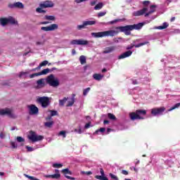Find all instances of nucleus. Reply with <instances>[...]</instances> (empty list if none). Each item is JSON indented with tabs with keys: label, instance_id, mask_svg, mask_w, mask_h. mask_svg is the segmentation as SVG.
<instances>
[{
	"label": "nucleus",
	"instance_id": "obj_1",
	"mask_svg": "<svg viewBox=\"0 0 180 180\" xmlns=\"http://www.w3.org/2000/svg\"><path fill=\"white\" fill-rule=\"evenodd\" d=\"M143 26H144V24L142 22L130 25L120 26L116 27L115 30H110L104 32H92L91 36L96 39H99L101 37H108L109 36L113 37V36L120 32L124 33L126 36H130V34H131V30H140Z\"/></svg>",
	"mask_w": 180,
	"mask_h": 180
},
{
	"label": "nucleus",
	"instance_id": "obj_2",
	"mask_svg": "<svg viewBox=\"0 0 180 180\" xmlns=\"http://www.w3.org/2000/svg\"><path fill=\"white\" fill-rule=\"evenodd\" d=\"M147 115V110H136V112H133L129 113V117L131 120H143L144 117L143 116H146Z\"/></svg>",
	"mask_w": 180,
	"mask_h": 180
},
{
	"label": "nucleus",
	"instance_id": "obj_3",
	"mask_svg": "<svg viewBox=\"0 0 180 180\" xmlns=\"http://www.w3.org/2000/svg\"><path fill=\"white\" fill-rule=\"evenodd\" d=\"M54 6V3H53V1H42L40 4H39V8H36V12H37V13H46V10H43L45 9L46 8H53Z\"/></svg>",
	"mask_w": 180,
	"mask_h": 180
},
{
	"label": "nucleus",
	"instance_id": "obj_4",
	"mask_svg": "<svg viewBox=\"0 0 180 180\" xmlns=\"http://www.w3.org/2000/svg\"><path fill=\"white\" fill-rule=\"evenodd\" d=\"M46 82L50 86L56 88L60 85V80L58 78L54 77V75H50L46 78Z\"/></svg>",
	"mask_w": 180,
	"mask_h": 180
},
{
	"label": "nucleus",
	"instance_id": "obj_5",
	"mask_svg": "<svg viewBox=\"0 0 180 180\" xmlns=\"http://www.w3.org/2000/svg\"><path fill=\"white\" fill-rule=\"evenodd\" d=\"M28 139L32 143H37V141H41L44 140V136L41 135H37V133L34 131H30Z\"/></svg>",
	"mask_w": 180,
	"mask_h": 180
},
{
	"label": "nucleus",
	"instance_id": "obj_6",
	"mask_svg": "<svg viewBox=\"0 0 180 180\" xmlns=\"http://www.w3.org/2000/svg\"><path fill=\"white\" fill-rule=\"evenodd\" d=\"M37 103H39V105H41V108L44 109L49 108L51 103L50 98L47 96L38 97L37 98Z\"/></svg>",
	"mask_w": 180,
	"mask_h": 180
},
{
	"label": "nucleus",
	"instance_id": "obj_7",
	"mask_svg": "<svg viewBox=\"0 0 180 180\" xmlns=\"http://www.w3.org/2000/svg\"><path fill=\"white\" fill-rule=\"evenodd\" d=\"M15 25L16 24V20L13 18V17H9L8 18H0V25L1 26H6V25Z\"/></svg>",
	"mask_w": 180,
	"mask_h": 180
},
{
	"label": "nucleus",
	"instance_id": "obj_8",
	"mask_svg": "<svg viewBox=\"0 0 180 180\" xmlns=\"http://www.w3.org/2000/svg\"><path fill=\"white\" fill-rule=\"evenodd\" d=\"M89 42L87 40L84 39H73L70 41V44L72 46H86Z\"/></svg>",
	"mask_w": 180,
	"mask_h": 180
},
{
	"label": "nucleus",
	"instance_id": "obj_9",
	"mask_svg": "<svg viewBox=\"0 0 180 180\" xmlns=\"http://www.w3.org/2000/svg\"><path fill=\"white\" fill-rule=\"evenodd\" d=\"M164 112H165V107H160L151 109L150 113L153 116H157L158 115H162Z\"/></svg>",
	"mask_w": 180,
	"mask_h": 180
},
{
	"label": "nucleus",
	"instance_id": "obj_10",
	"mask_svg": "<svg viewBox=\"0 0 180 180\" xmlns=\"http://www.w3.org/2000/svg\"><path fill=\"white\" fill-rule=\"evenodd\" d=\"M29 109V114L31 115H39V108L34 104H31L27 106Z\"/></svg>",
	"mask_w": 180,
	"mask_h": 180
},
{
	"label": "nucleus",
	"instance_id": "obj_11",
	"mask_svg": "<svg viewBox=\"0 0 180 180\" xmlns=\"http://www.w3.org/2000/svg\"><path fill=\"white\" fill-rule=\"evenodd\" d=\"M0 115L1 116H8V117H14L12 110L9 108L0 109Z\"/></svg>",
	"mask_w": 180,
	"mask_h": 180
},
{
	"label": "nucleus",
	"instance_id": "obj_12",
	"mask_svg": "<svg viewBox=\"0 0 180 180\" xmlns=\"http://www.w3.org/2000/svg\"><path fill=\"white\" fill-rule=\"evenodd\" d=\"M57 29H58V25L57 24H51L49 26L41 27V30H43L44 32H53L57 30Z\"/></svg>",
	"mask_w": 180,
	"mask_h": 180
},
{
	"label": "nucleus",
	"instance_id": "obj_13",
	"mask_svg": "<svg viewBox=\"0 0 180 180\" xmlns=\"http://www.w3.org/2000/svg\"><path fill=\"white\" fill-rule=\"evenodd\" d=\"M49 72H50V69H44L42 71L30 75V78H34V77H40V75H46V74H49Z\"/></svg>",
	"mask_w": 180,
	"mask_h": 180
},
{
	"label": "nucleus",
	"instance_id": "obj_14",
	"mask_svg": "<svg viewBox=\"0 0 180 180\" xmlns=\"http://www.w3.org/2000/svg\"><path fill=\"white\" fill-rule=\"evenodd\" d=\"M8 8H10V9H22L23 8V4H22L21 2H15L14 4H8Z\"/></svg>",
	"mask_w": 180,
	"mask_h": 180
},
{
	"label": "nucleus",
	"instance_id": "obj_15",
	"mask_svg": "<svg viewBox=\"0 0 180 180\" xmlns=\"http://www.w3.org/2000/svg\"><path fill=\"white\" fill-rule=\"evenodd\" d=\"M100 174H101V176L96 175L94 178H96V179H99V180H109V179L106 177V175L105 174V171L103 170V168L100 169Z\"/></svg>",
	"mask_w": 180,
	"mask_h": 180
},
{
	"label": "nucleus",
	"instance_id": "obj_16",
	"mask_svg": "<svg viewBox=\"0 0 180 180\" xmlns=\"http://www.w3.org/2000/svg\"><path fill=\"white\" fill-rule=\"evenodd\" d=\"M46 79H39L37 81V89H41V88H44L46 86Z\"/></svg>",
	"mask_w": 180,
	"mask_h": 180
},
{
	"label": "nucleus",
	"instance_id": "obj_17",
	"mask_svg": "<svg viewBox=\"0 0 180 180\" xmlns=\"http://www.w3.org/2000/svg\"><path fill=\"white\" fill-rule=\"evenodd\" d=\"M148 43H149L148 41H145V42L138 44L136 45H135L134 44H131V45H129L128 46H127V49L131 50L133 47H135L136 49H139V47H141L142 46H146V44H148Z\"/></svg>",
	"mask_w": 180,
	"mask_h": 180
},
{
	"label": "nucleus",
	"instance_id": "obj_18",
	"mask_svg": "<svg viewBox=\"0 0 180 180\" xmlns=\"http://www.w3.org/2000/svg\"><path fill=\"white\" fill-rule=\"evenodd\" d=\"M63 174H64L65 178H67V179H70V180H75V177H72L70 176H68L67 174H69V175H72V172L71 171H70L69 169H64L62 170Z\"/></svg>",
	"mask_w": 180,
	"mask_h": 180
},
{
	"label": "nucleus",
	"instance_id": "obj_19",
	"mask_svg": "<svg viewBox=\"0 0 180 180\" xmlns=\"http://www.w3.org/2000/svg\"><path fill=\"white\" fill-rule=\"evenodd\" d=\"M147 11H148V9L147 8H143L141 10L135 11L133 15L134 16H142V15H144V13H146V12H147Z\"/></svg>",
	"mask_w": 180,
	"mask_h": 180
},
{
	"label": "nucleus",
	"instance_id": "obj_20",
	"mask_svg": "<svg viewBox=\"0 0 180 180\" xmlns=\"http://www.w3.org/2000/svg\"><path fill=\"white\" fill-rule=\"evenodd\" d=\"M131 54H133V52L131 51H127L124 53H123L122 54H121L118 58L119 60H122L123 58H127V57H130V56H131Z\"/></svg>",
	"mask_w": 180,
	"mask_h": 180
},
{
	"label": "nucleus",
	"instance_id": "obj_21",
	"mask_svg": "<svg viewBox=\"0 0 180 180\" xmlns=\"http://www.w3.org/2000/svg\"><path fill=\"white\" fill-rule=\"evenodd\" d=\"M45 178H52V179H60L61 177V174H49L45 175Z\"/></svg>",
	"mask_w": 180,
	"mask_h": 180
},
{
	"label": "nucleus",
	"instance_id": "obj_22",
	"mask_svg": "<svg viewBox=\"0 0 180 180\" xmlns=\"http://www.w3.org/2000/svg\"><path fill=\"white\" fill-rule=\"evenodd\" d=\"M115 50V46H109L105 49L103 51L104 54H108L109 53H112Z\"/></svg>",
	"mask_w": 180,
	"mask_h": 180
},
{
	"label": "nucleus",
	"instance_id": "obj_23",
	"mask_svg": "<svg viewBox=\"0 0 180 180\" xmlns=\"http://www.w3.org/2000/svg\"><path fill=\"white\" fill-rule=\"evenodd\" d=\"M94 79H96V81H101L102 78H103V75L98 73H95L93 75Z\"/></svg>",
	"mask_w": 180,
	"mask_h": 180
},
{
	"label": "nucleus",
	"instance_id": "obj_24",
	"mask_svg": "<svg viewBox=\"0 0 180 180\" xmlns=\"http://www.w3.org/2000/svg\"><path fill=\"white\" fill-rule=\"evenodd\" d=\"M75 103V94H72L71 101L68 102V104L66 106L68 108H70V106H72V105H74Z\"/></svg>",
	"mask_w": 180,
	"mask_h": 180
},
{
	"label": "nucleus",
	"instance_id": "obj_25",
	"mask_svg": "<svg viewBox=\"0 0 180 180\" xmlns=\"http://www.w3.org/2000/svg\"><path fill=\"white\" fill-rule=\"evenodd\" d=\"M84 25H85L86 27V26H92V25H96V21H95V20L84 21Z\"/></svg>",
	"mask_w": 180,
	"mask_h": 180
},
{
	"label": "nucleus",
	"instance_id": "obj_26",
	"mask_svg": "<svg viewBox=\"0 0 180 180\" xmlns=\"http://www.w3.org/2000/svg\"><path fill=\"white\" fill-rule=\"evenodd\" d=\"M168 26H169V25L167 22H164L162 24V25L158 26L157 27V29H158L159 30H164V29H167V27H168Z\"/></svg>",
	"mask_w": 180,
	"mask_h": 180
},
{
	"label": "nucleus",
	"instance_id": "obj_27",
	"mask_svg": "<svg viewBox=\"0 0 180 180\" xmlns=\"http://www.w3.org/2000/svg\"><path fill=\"white\" fill-rule=\"evenodd\" d=\"M53 124H54V121L44 122L45 127H49V129H51V127H53Z\"/></svg>",
	"mask_w": 180,
	"mask_h": 180
},
{
	"label": "nucleus",
	"instance_id": "obj_28",
	"mask_svg": "<svg viewBox=\"0 0 180 180\" xmlns=\"http://www.w3.org/2000/svg\"><path fill=\"white\" fill-rule=\"evenodd\" d=\"M44 19L46 20H52V21H54L56 20V16L54 15H45L44 16Z\"/></svg>",
	"mask_w": 180,
	"mask_h": 180
},
{
	"label": "nucleus",
	"instance_id": "obj_29",
	"mask_svg": "<svg viewBox=\"0 0 180 180\" xmlns=\"http://www.w3.org/2000/svg\"><path fill=\"white\" fill-rule=\"evenodd\" d=\"M67 101H68V98L66 97L63 98L62 100H59V106H64Z\"/></svg>",
	"mask_w": 180,
	"mask_h": 180
},
{
	"label": "nucleus",
	"instance_id": "obj_30",
	"mask_svg": "<svg viewBox=\"0 0 180 180\" xmlns=\"http://www.w3.org/2000/svg\"><path fill=\"white\" fill-rule=\"evenodd\" d=\"M103 8V3H98L96 4L94 7L95 11H99Z\"/></svg>",
	"mask_w": 180,
	"mask_h": 180
},
{
	"label": "nucleus",
	"instance_id": "obj_31",
	"mask_svg": "<svg viewBox=\"0 0 180 180\" xmlns=\"http://www.w3.org/2000/svg\"><path fill=\"white\" fill-rule=\"evenodd\" d=\"M79 61H80V64L84 65L86 63V58H85V56H81L79 57Z\"/></svg>",
	"mask_w": 180,
	"mask_h": 180
},
{
	"label": "nucleus",
	"instance_id": "obj_32",
	"mask_svg": "<svg viewBox=\"0 0 180 180\" xmlns=\"http://www.w3.org/2000/svg\"><path fill=\"white\" fill-rule=\"evenodd\" d=\"M49 112H50L52 117L53 116H58V112H57V110H50Z\"/></svg>",
	"mask_w": 180,
	"mask_h": 180
},
{
	"label": "nucleus",
	"instance_id": "obj_33",
	"mask_svg": "<svg viewBox=\"0 0 180 180\" xmlns=\"http://www.w3.org/2000/svg\"><path fill=\"white\" fill-rule=\"evenodd\" d=\"M85 27H86V26L85 25V22H84V21L82 25H79L77 26V30H82V29H85Z\"/></svg>",
	"mask_w": 180,
	"mask_h": 180
},
{
	"label": "nucleus",
	"instance_id": "obj_34",
	"mask_svg": "<svg viewBox=\"0 0 180 180\" xmlns=\"http://www.w3.org/2000/svg\"><path fill=\"white\" fill-rule=\"evenodd\" d=\"M101 131V133H105V131H106V128L105 127H102L100 128L99 129H97L95 132L94 134H98V132Z\"/></svg>",
	"mask_w": 180,
	"mask_h": 180
},
{
	"label": "nucleus",
	"instance_id": "obj_35",
	"mask_svg": "<svg viewBox=\"0 0 180 180\" xmlns=\"http://www.w3.org/2000/svg\"><path fill=\"white\" fill-rule=\"evenodd\" d=\"M180 106V103H176L173 107H172L170 109H169V112H171V110H174V109H178Z\"/></svg>",
	"mask_w": 180,
	"mask_h": 180
},
{
	"label": "nucleus",
	"instance_id": "obj_36",
	"mask_svg": "<svg viewBox=\"0 0 180 180\" xmlns=\"http://www.w3.org/2000/svg\"><path fill=\"white\" fill-rule=\"evenodd\" d=\"M108 117L110 120H116V116L112 113H108Z\"/></svg>",
	"mask_w": 180,
	"mask_h": 180
},
{
	"label": "nucleus",
	"instance_id": "obj_37",
	"mask_svg": "<svg viewBox=\"0 0 180 180\" xmlns=\"http://www.w3.org/2000/svg\"><path fill=\"white\" fill-rule=\"evenodd\" d=\"M89 91H91V87H88V88L84 89L83 90L84 96H86L88 95V92H89Z\"/></svg>",
	"mask_w": 180,
	"mask_h": 180
},
{
	"label": "nucleus",
	"instance_id": "obj_38",
	"mask_svg": "<svg viewBox=\"0 0 180 180\" xmlns=\"http://www.w3.org/2000/svg\"><path fill=\"white\" fill-rule=\"evenodd\" d=\"M109 176H110L111 179H113V180H119V177H117V176L112 174V173H110L109 174Z\"/></svg>",
	"mask_w": 180,
	"mask_h": 180
},
{
	"label": "nucleus",
	"instance_id": "obj_39",
	"mask_svg": "<svg viewBox=\"0 0 180 180\" xmlns=\"http://www.w3.org/2000/svg\"><path fill=\"white\" fill-rule=\"evenodd\" d=\"M25 148L27 149V153H32V151H34V148L30 146H25Z\"/></svg>",
	"mask_w": 180,
	"mask_h": 180
},
{
	"label": "nucleus",
	"instance_id": "obj_40",
	"mask_svg": "<svg viewBox=\"0 0 180 180\" xmlns=\"http://www.w3.org/2000/svg\"><path fill=\"white\" fill-rule=\"evenodd\" d=\"M49 64V61L47 60H44L43 62H41L40 64H39V67H44L46 65H47Z\"/></svg>",
	"mask_w": 180,
	"mask_h": 180
},
{
	"label": "nucleus",
	"instance_id": "obj_41",
	"mask_svg": "<svg viewBox=\"0 0 180 180\" xmlns=\"http://www.w3.org/2000/svg\"><path fill=\"white\" fill-rule=\"evenodd\" d=\"M53 168H61L63 167L62 164L60 163H54L53 165Z\"/></svg>",
	"mask_w": 180,
	"mask_h": 180
},
{
	"label": "nucleus",
	"instance_id": "obj_42",
	"mask_svg": "<svg viewBox=\"0 0 180 180\" xmlns=\"http://www.w3.org/2000/svg\"><path fill=\"white\" fill-rule=\"evenodd\" d=\"M58 136H63V139H65V137H67V135L65 134V131H60L58 134Z\"/></svg>",
	"mask_w": 180,
	"mask_h": 180
},
{
	"label": "nucleus",
	"instance_id": "obj_43",
	"mask_svg": "<svg viewBox=\"0 0 180 180\" xmlns=\"http://www.w3.org/2000/svg\"><path fill=\"white\" fill-rule=\"evenodd\" d=\"M11 146L12 148H18V144H16V142L11 141Z\"/></svg>",
	"mask_w": 180,
	"mask_h": 180
},
{
	"label": "nucleus",
	"instance_id": "obj_44",
	"mask_svg": "<svg viewBox=\"0 0 180 180\" xmlns=\"http://www.w3.org/2000/svg\"><path fill=\"white\" fill-rule=\"evenodd\" d=\"M154 12H155V10H150L149 12L145 14V17L147 18V16H150V15L154 13Z\"/></svg>",
	"mask_w": 180,
	"mask_h": 180
},
{
	"label": "nucleus",
	"instance_id": "obj_45",
	"mask_svg": "<svg viewBox=\"0 0 180 180\" xmlns=\"http://www.w3.org/2000/svg\"><path fill=\"white\" fill-rule=\"evenodd\" d=\"M122 19H116L110 22V25H114V23H117V22H120Z\"/></svg>",
	"mask_w": 180,
	"mask_h": 180
},
{
	"label": "nucleus",
	"instance_id": "obj_46",
	"mask_svg": "<svg viewBox=\"0 0 180 180\" xmlns=\"http://www.w3.org/2000/svg\"><path fill=\"white\" fill-rule=\"evenodd\" d=\"M106 15V13L104 12H100L98 13V18H102V16H105Z\"/></svg>",
	"mask_w": 180,
	"mask_h": 180
},
{
	"label": "nucleus",
	"instance_id": "obj_47",
	"mask_svg": "<svg viewBox=\"0 0 180 180\" xmlns=\"http://www.w3.org/2000/svg\"><path fill=\"white\" fill-rule=\"evenodd\" d=\"M143 6H148L150 5V1H143Z\"/></svg>",
	"mask_w": 180,
	"mask_h": 180
},
{
	"label": "nucleus",
	"instance_id": "obj_48",
	"mask_svg": "<svg viewBox=\"0 0 180 180\" xmlns=\"http://www.w3.org/2000/svg\"><path fill=\"white\" fill-rule=\"evenodd\" d=\"M17 141H18V143H22L23 138H22V136H18L17 137Z\"/></svg>",
	"mask_w": 180,
	"mask_h": 180
},
{
	"label": "nucleus",
	"instance_id": "obj_49",
	"mask_svg": "<svg viewBox=\"0 0 180 180\" xmlns=\"http://www.w3.org/2000/svg\"><path fill=\"white\" fill-rule=\"evenodd\" d=\"M82 173L84 175H92V172H82Z\"/></svg>",
	"mask_w": 180,
	"mask_h": 180
},
{
	"label": "nucleus",
	"instance_id": "obj_50",
	"mask_svg": "<svg viewBox=\"0 0 180 180\" xmlns=\"http://www.w3.org/2000/svg\"><path fill=\"white\" fill-rule=\"evenodd\" d=\"M155 8H157V6L155 5H151L150 6V11H155Z\"/></svg>",
	"mask_w": 180,
	"mask_h": 180
},
{
	"label": "nucleus",
	"instance_id": "obj_51",
	"mask_svg": "<svg viewBox=\"0 0 180 180\" xmlns=\"http://www.w3.org/2000/svg\"><path fill=\"white\" fill-rule=\"evenodd\" d=\"M121 174L123 175H129V172H127V170H122Z\"/></svg>",
	"mask_w": 180,
	"mask_h": 180
},
{
	"label": "nucleus",
	"instance_id": "obj_52",
	"mask_svg": "<svg viewBox=\"0 0 180 180\" xmlns=\"http://www.w3.org/2000/svg\"><path fill=\"white\" fill-rule=\"evenodd\" d=\"M133 85H138L139 82H137V79H131Z\"/></svg>",
	"mask_w": 180,
	"mask_h": 180
},
{
	"label": "nucleus",
	"instance_id": "obj_53",
	"mask_svg": "<svg viewBox=\"0 0 180 180\" xmlns=\"http://www.w3.org/2000/svg\"><path fill=\"white\" fill-rule=\"evenodd\" d=\"M43 44H44V42H43V41H37L36 42L37 46H43Z\"/></svg>",
	"mask_w": 180,
	"mask_h": 180
},
{
	"label": "nucleus",
	"instance_id": "obj_54",
	"mask_svg": "<svg viewBox=\"0 0 180 180\" xmlns=\"http://www.w3.org/2000/svg\"><path fill=\"white\" fill-rule=\"evenodd\" d=\"M89 127H91V122L86 124L84 126V129H89Z\"/></svg>",
	"mask_w": 180,
	"mask_h": 180
},
{
	"label": "nucleus",
	"instance_id": "obj_55",
	"mask_svg": "<svg viewBox=\"0 0 180 180\" xmlns=\"http://www.w3.org/2000/svg\"><path fill=\"white\" fill-rule=\"evenodd\" d=\"M49 23H50V22H49V21H43V22H41L39 23V25H49Z\"/></svg>",
	"mask_w": 180,
	"mask_h": 180
},
{
	"label": "nucleus",
	"instance_id": "obj_56",
	"mask_svg": "<svg viewBox=\"0 0 180 180\" xmlns=\"http://www.w3.org/2000/svg\"><path fill=\"white\" fill-rule=\"evenodd\" d=\"M85 1L88 0H75L76 4H81V2H85Z\"/></svg>",
	"mask_w": 180,
	"mask_h": 180
},
{
	"label": "nucleus",
	"instance_id": "obj_57",
	"mask_svg": "<svg viewBox=\"0 0 180 180\" xmlns=\"http://www.w3.org/2000/svg\"><path fill=\"white\" fill-rule=\"evenodd\" d=\"M110 131H113V129H110V128H108V129H107L106 134H109V133H110Z\"/></svg>",
	"mask_w": 180,
	"mask_h": 180
},
{
	"label": "nucleus",
	"instance_id": "obj_58",
	"mask_svg": "<svg viewBox=\"0 0 180 180\" xmlns=\"http://www.w3.org/2000/svg\"><path fill=\"white\" fill-rule=\"evenodd\" d=\"M0 139H5V134L3 132L0 133Z\"/></svg>",
	"mask_w": 180,
	"mask_h": 180
},
{
	"label": "nucleus",
	"instance_id": "obj_59",
	"mask_svg": "<svg viewBox=\"0 0 180 180\" xmlns=\"http://www.w3.org/2000/svg\"><path fill=\"white\" fill-rule=\"evenodd\" d=\"M72 56H75L77 54V51H75V49L72 50Z\"/></svg>",
	"mask_w": 180,
	"mask_h": 180
},
{
	"label": "nucleus",
	"instance_id": "obj_60",
	"mask_svg": "<svg viewBox=\"0 0 180 180\" xmlns=\"http://www.w3.org/2000/svg\"><path fill=\"white\" fill-rule=\"evenodd\" d=\"M51 115H49L48 117H46V120H51Z\"/></svg>",
	"mask_w": 180,
	"mask_h": 180
},
{
	"label": "nucleus",
	"instance_id": "obj_61",
	"mask_svg": "<svg viewBox=\"0 0 180 180\" xmlns=\"http://www.w3.org/2000/svg\"><path fill=\"white\" fill-rule=\"evenodd\" d=\"M29 53H30V50L28 49L27 52L24 53V56H27V54H29Z\"/></svg>",
	"mask_w": 180,
	"mask_h": 180
},
{
	"label": "nucleus",
	"instance_id": "obj_62",
	"mask_svg": "<svg viewBox=\"0 0 180 180\" xmlns=\"http://www.w3.org/2000/svg\"><path fill=\"white\" fill-rule=\"evenodd\" d=\"M96 4V1H93L91 2V6H94Z\"/></svg>",
	"mask_w": 180,
	"mask_h": 180
},
{
	"label": "nucleus",
	"instance_id": "obj_63",
	"mask_svg": "<svg viewBox=\"0 0 180 180\" xmlns=\"http://www.w3.org/2000/svg\"><path fill=\"white\" fill-rule=\"evenodd\" d=\"M18 77H19V78H22V77H23V72H20Z\"/></svg>",
	"mask_w": 180,
	"mask_h": 180
},
{
	"label": "nucleus",
	"instance_id": "obj_64",
	"mask_svg": "<svg viewBox=\"0 0 180 180\" xmlns=\"http://www.w3.org/2000/svg\"><path fill=\"white\" fill-rule=\"evenodd\" d=\"M104 124H109V120H104L103 121Z\"/></svg>",
	"mask_w": 180,
	"mask_h": 180
}]
</instances>
